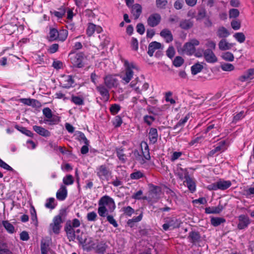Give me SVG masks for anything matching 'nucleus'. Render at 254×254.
Returning <instances> with one entry per match:
<instances>
[{"mask_svg":"<svg viewBox=\"0 0 254 254\" xmlns=\"http://www.w3.org/2000/svg\"><path fill=\"white\" fill-rule=\"evenodd\" d=\"M7 244L0 241V254H4L6 253H11V251L7 248Z\"/></svg>","mask_w":254,"mask_h":254,"instance_id":"obj_43","label":"nucleus"},{"mask_svg":"<svg viewBox=\"0 0 254 254\" xmlns=\"http://www.w3.org/2000/svg\"><path fill=\"white\" fill-rule=\"evenodd\" d=\"M77 239L78 240L79 243L83 246L87 245L86 243L87 237L86 235L83 233H82L80 235L77 236Z\"/></svg>","mask_w":254,"mask_h":254,"instance_id":"obj_46","label":"nucleus"},{"mask_svg":"<svg viewBox=\"0 0 254 254\" xmlns=\"http://www.w3.org/2000/svg\"><path fill=\"white\" fill-rule=\"evenodd\" d=\"M254 78V68H250L239 77V80L241 82L246 81Z\"/></svg>","mask_w":254,"mask_h":254,"instance_id":"obj_17","label":"nucleus"},{"mask_svg":"<svg viewBox=\"0 0 254 254\" xmlns=\"http://www.w3.org/2000/svg\"><path fill=\"white\" fill-rule=\"evenodd\" d=\"M20 101L22 103L29 106H36L39 104V102L37 100L33 99L22 98L20 99Z\"/></svg>","mask_w":254,"mask_h":254,"instance_id":"obj_33","label":"nucleus"},{"mask_svg":"<svg viewBox=\"0 0 254 254\" xmlns=\"http://www.w3.org/2000/svg\"><path fill=\"white\" fill-rule=\"evenodd\" d=\"M78 139L80 142L82 141L84 144H89L88 140L87 139L84 134L81 132H78Z\"/></svg>","mask_w":254,"mask_h":254,"instance_id":"obj_52","label":"nucleus"},{"mask_svg":"<svg viewBox=\"0 0 254 254\" xmlns=\"http://www.w3.org/2000/svg\"><path fill=\"white\" fill-rule=\"evenodd\" d=\"M44 115L48 119L52 118V113L51 110L49 108H45L43 110Z\"/></svg>","mask_w":254,"mask_h":254,"instance_id":"obj_64","label":"nucleus"},{"mask_svg":"<svg viewBox=\"0 0 254 254\" xmlns=\"http://www.w3.org/2000/svg\"><path fill=\"white\" fill-rule=\"evenodd\" d=\"M160 36L163 38L167 43L173 40V36L170 30L168 29H163L160 33Z\"/></svg>","mask_w":254,"mask_h":254,"instance_id":"obj_21","label":"nucleus"},{"mask_svg":"<svg viewBox=\"0 0 254 254\" xmlns=\"http://www.w3.org/2000/svg\"><path fill=\"white\" fill-rule=\"evenodd\" d=\"M246 116V113L244 111H242L238 113H236L234 115L233 122L236 123L239 121L243 119Z\"/></svg>","mask_w":254,"mask_h":254,"instance_id":"obj_38","label":"nucleus"},{"mask_svg":"<svg viewBox=\"0 0 254 254\" xmlns=\"http://www.w3.org/2000/svg\"><path fill=\"white\" fill-rule=\"evenodd\" d=\"M68 32L65 29L61 30L58 31V36L57 39L62 41H64L67 38Z\"/></svg>","mask_w":254,"mask_h":254,"instance_id":"obj_39","label":"nucleus"},{"mask_svg":"<svg viewBox=\"0 0 254 254\" xmlns=\"http://www.w3.org/2000/svg\"><path fill=\"white\" fill-rule=\"evenodd\" d=\"M50 37L52 40H54L57 39L58 36V31L55 28L51 29L50 31Z\"/></svg>","mask_w":254,"mask_h":254,"instance_id":"obj_60","label":"nucleus"},{"mask_svg":"<svg viewBox=\"0 0 254 254\" xmlns=\"http://www.w3.org/2000/svg\"><path fill=\"white\" fill-rule=\"evenodd\" d=\"M142 12L141 6L139 4L132 5L131 7V13L134 19H137L139 17Z\"/></svg>","mask_w":254,"mask_h":254,"instance_id":"obj_22","label":"nucleus"},{"mask_svg":"<svg viewBox=\"0 0 254 254\" xmlns=\"http://www.w3.org/2000/svg\"><path fill=\"white\" fill-rule=\"evenodd\" d=\"M230 35L228 30L224 27H220L218 29L217 31V35L219 38H225Z\"/></svg>","mask_w":254,"mask_h":254,"instance_id":"obj_31","label":"nucleus"},{"mask_svg":"<svg viewBox=\"0 0 254 254\" xmlns=\"http://www.w3.org/2000/svg\"><path fill=\"white\" fill-rule=\"evenodd\" d=\"M2 224L6 230L9 233L12 234L14 232V227L7 220L2 221Z\"/></svg>","mask_w":254,"mask_h":254,"instance_id":"obj_37","label":"nucleus"},{"mask_svg":"<svg viewBox=\"0 0 254 254\" xmlns=\"http://www.w3.org/2000/svg\"><path fill=\"white\" fill-rule=\"evenodd\" d=\"M147 110L149 113L153 114L154 115H157L158 112L162 111L159 108L151 107L150 106H148L147 107Z\"/></svg>","mask_w":254,"mask_h":254,"instance_id":"obj_56","label":"nucleus"},{"mask_svg":"<svg viewBox=\"0 0 254 254\" xmlns=\"http://www.w3.org/2000/svg\"><path fill=\"white\" fill-rule=\"evenodd\" d=\"M71 62L75 67L81 68L89 64V61L82 53L77 54L70 59Z\"/></svg>","mask_w":254,"mask_h":254,"instance_id":"obj_1","label":"nucleus"},{"mask_svg":"<svg viewBox=\"0 0 254 254\" xmlns=\"http://www.w3.org/2000/svg\"><path fill=\"white\" fill-rule=\"evenodd\" d=\"M142 156L146 160H149L150 159L149 149L148 144L146 142H142L140 144Z\"/></svg>","mask_w":254,"mask_h":254,"instance_id":"obj_18","label":"nucleus"},{"mask_svg":"<svg viewBox=\"0 0 254 254\" xmlns=\"http://www.w3.org/2000/svg\"><path fill=\"white\" fill-rule=\"evenodd\" d=\"M190 115L189 114L187 115L184 118L181 119L179 122L174 126V128L175 129H177L178 128H180L179 130H181L185 124L188 122V120L190 118Z\"/></svg>","mask_w":254,"mask_h":254,"instance_id":"obj_34","label":"nucleus"},{"mask_svg":"<svg viewBox=\"0 0 254 254\" xmlns=\"http://www.w3.org/2000/svg\"><path fill=\"white\" fill-rule=\"evenodd\" d=\"M143 173L139 171H135L130 175V177L131 179L135 180L139 179L143 177Z\"/></svg>","mask_w":254,"mask_h":254,"instance_id":"obj_53","label":"nucleus"},{"mask_svg":"<svg viewBox=\"0 0 254 254\" xmlns=\"http://www.w3.org/2000/svg\"><path fill=\"white\" fill-rule=\"evenodd\" d=\"M97 173L98 177L102 180L106 179L110 175V172L105 166L101 165L97 169Z\"/></svg>","mask_w":254,"mask_h":254,"instance_id":"obj_10","label":"nucleus"},{"mask_svg":"<svg viewBox=\"0 0 254 254\" xmlns=\"http://www.w3.org/2000/svg\"><path fill=\"white\" fill-rule=\"evenodd\" d=\"M226 149V147L225 145V141H221L218 142L216 144L215 148L209 152L208 155L210 156H212L214 155L215 153L223 152Z\"/></svg>","mask_w":254,"mask_h":254,"instance_id":"obj_16","label":"nucleus"},{"mask_svg":"<svg viewBox=\"0 0 254 254\" xmlns=\"http://www.w3.org/2000/svg\"><path fill=\"white\" fill-rule=\"evenodd\" d=\"M64 230L66 232V235L68 239H69V241H73L75 238V232L72 228V226L70 223H66L65 226L64 227Z\"/></svg>","mask_w":254,"mask_h":254,"instance_id":"obj_20","label":"nucleus"},{"mask_svg":"<svg viewBox=\"0 0 254 254\" xmlns=\"http://www.w3.org/2000/svg\"><path fill=\"white\" fill-rule=\"evenodd\" d=\"M220 128V126L219 124V122L218 121H213L212 122L209 123L208 125L207 128L205 131V133H207L212 129V132H214L215 131L218 130Z\"/></svg>","mask_w":254,"mask_h":254,"instance_id":"obj_25","label":"nucleus"},{"mask_svg":"<svg viewBox=\"0 0 254 254\" xmlns=\"http://www.w3.org/2000/svg\"><path fill=\"white\" fill-rule=\"evenodd\" d=\"M205 61L209 63H214L217 61V58L210 49H206L203 53Z\"/></svg>","mask_w":254,"mask_h":254,"instance_id":"obj_13","label":"nucleus"},{"mask_svg":"<svg viewBox=\"0 0 254 254\" xmlns=\"http://www.w3.org/2000/svg\"><path fill=\"white\" fill-rule=\"evenodd\" d=\"M142 218V213H140L137 217H133L132 219L128 220V225L132 227V222H138L140 221Z\"/></svg>","mask_w":254,"mask_h":254,"instance_id":"obj_54","label":"nucleus"},{"mask_svg":"<svg viewBox=\"0 0 254 254\" xmlns=\"http://www.w3.org/2000/svg\"><path fill=\"white\" fill-rule=\"evenodd\" d=\"M199 42L196 39H192L185 44L183 46V52L188 55H192L195 51V46H198Z\"/></svg>","mask_w":254,"mask_h":254,"instance_id":"obj_3","label":"nucleus"},{"mask_svg":"<svg viewBox=\"0 0 254 254\" xmlns=\"http://www.w3.org/2000/svg\"><path fill=\"white\" fill-rule=\"evenodd\" d=\"M193 22L190 19H183L180 21V27L185 30L191 28L193 26Z\"/></svg>","mask_w":254,"mask_h":254,"instance_id":"obj_29","label":"nucleus"},{"mask_svg":"<svg viewBox=\"0 0 254 254\" xmlns=\"http://www.w3.org/2000/svg\"><path fill=\"white\" fill-rule=\"evenodd\" d=\"M223 209L222 205H218L217 207H208L205 209V212L207 214H218L220 213Z\"/></svg>","mask_w":254,"mask_h":254,"instance_id":"obj_27","label":"nucleus"},{"mask_svg":"<svg viewBox=\"0 0 254 254\" xmlns=\"http://www.w3.org/2000/svg\"><path fill=\"white\" fill-rule=\"evenodd\" d=\"M172 95V93L171 92H166L165 94V100L167 102H170L171 104H175L176 101L171 97Z\"/></svg>","mask_w":254,"mask_h":254,"instance_id":"obj_61","label":"nucleus"},{"mask_svg":"<svg viewBox=\"0 0 254 254\" xmlns=\"http://www.w3.org/2000/svg\"><path fill=\"white\" fill-rule=\"evenodd\" d=\"M107 211V209L104 206L100 205L98 209V213L101 217H105L106 215Z\"/></svg>","mask_w":254,"mask_h":254,"instance_id":"obj_63","label":"nucleus"},{"mask_svg":"<svg viewBox=\"0 0 254 254\" xmlns=\"http://www.w3.org/2000/svg\"><path fill=\"white\" fill-rule=\"evenodd\" d=\"M184 62V59L180 56L176 57L173 61V64L176 67L181 66Z\"/></svg>","mask_w":254,"mask_h":254,"instance_id":"obj_50","label":"nucleus"},{"mask_svg":"<svg viewBox=\"0 0 254 254\" xmlns=\"http://www.w3.org/2000/svg\"><path fill=\"white\" fill-rule=\"evenodd\" d=\"M96 31L100 33L102 31V28L99 26H97L93 23H89L86 30V33L88 36H91Z\"/></svg>","mask_w":254,"mask_h":254,"instance_id":"obj_19","label":"nucleus"},{"mask_svg":"<svg viewBox=\"0 0 254 254\" xmlns=\"http://www.w3.org/2000/svg\"><path fill=\"white\" fill-rule=\"evenodd\" d=\"M161 20V15L157 13H153L149 15L147 20L148 25L151 27L157 26Z\"/></svg>","mask_w":254,"mask_h":254,"instance_id":"obj_6","label":"nucleus"},{"mask_svg":"<svg viewBox=\"0 0 254 254\" xmlns=\"http://www.w3.org/2000/svg\"><path fill=\"white\" fill-rule=\"evenodd\" d=\"M65 83L64 84L63 86L64 88H68L72 85L74 81L71 75H67L65 77Z\"/></svg>","mask_w":254,"mask_h":254,"instance_id":"obj_40","label":"nucleus"},{"mask_svg":"<svg viewBox=\"0 0 254 254\" xmlns=\"http://www.w3.org/2000/svg\"><path fill=\"white\" fill-rule=\"evenodd\" d=\"M64 183L65 185H71L73 182V177L71 175H67L63 179Z\"/></svg>","mask_w":254,"mask_h":254,"instance_id":"obj_62","label":"nucleus"},{"mask_svg":"<svg viewBox=\"0 0 254 254\" xmlns=\"http://www.w3.org/2000/svg\"><path fill=\"white\" fill-rule=\"evenodd\" d=\"M239 223L237 227L239 229H243L247 227L250 223L249 217L245 215H241L238 217Z\"/></svg>","mask_w":254,"mask_h":254,"instance_id":"obj_11","label":"nucleus"},{"mask_svg":"<svg viewBox=\"0 0 254 254\" xmlns=\"http://www.w3.org/2000/svg\"><path fill=\"white\" fill-rule=\"evenodd\" d=\"M175 54V50L174 48L171 46H169L168 49L166 51V55L170 59H172Z\"/></svg>","mask_w":254,"mask_h":254,"instance_id":"obj_57","label":"nucleus"},{"mask_svg":"<svg viewBox=\"0 0 254 254\" xmlns=\"http://www.w3.org/2000/svg\"><path fill=\"white\" fill-rule=\"evenodd\" d=\"M211 224L214 227H217L220 225L221 224L225 223L226 220L222 217H214L211 218L210 220Z\"/></svg>","mask_w":254,"mask_h":254,"instance_id":"obj_35","label":"nucleus"},{"mask_svg":"<svg viewBox=\"0 0 254 254\" xmlns=\"http://www.w3.org/2000/svg\"><path fill=\"white\" fill-rule=\"evenodd\" d=\"M221 68L223 71H231L234 69V65L229 63H224L221 65Z\"/></svg>","mask_w":254,"mask_h":254,"instance_id":"obj_42","label":"nucleus"},{"mask_svg":"<svg viewBox=\"0 0 254 254\" xmlns=\"http://www.w3.org/2000/svg\"><path fill=\"white\" fill-rule=\"evenodd\" d=\"M179 227V223L177 219L175 218H168L166 223L162 226L163 229L165 231L168 230L169 228L174 229Z\"/></svg>","mask_w":254,"mask_h":254,"instance_id":"obj_9","label":"nucleus"},{"mask_svg":"<svg viewBox=\"0 0 254 254\" xmlns=\"http://www.w3.org/2000/svg\"><path fill=\"white\" fill-rule=\"evenodd\" d=\"M71 100L76 105L80 106L83 105L84 104L83 99L82 97L79 96H72Z\"/></svg>","mask_w":254,"mask_h":254,"instance_id":"obj_41","label":"nucleus"},{"mask_svg":"<svg viewBox=\"0 0 254 254\" xmlns=\"http://www.w3.org/2000/svg\"><path fill=\"white\" fill-rule=\"evenodd\" d=\"M222 57L223 59H224L225 61H229V62H232L234 61V57L233 54H232L230 52H226L224 53L222 56Z\"/></svg>","mask_w":254,"mask_h":254,"instance_id":"obj_47","label":"nucleus"},{"mask_svg":"<svg viewBox=\"0 0 254 254\" xmlns=\"http://www.w3.org/2000/svg\"><path fill=\"white\" fill-rule=\"evenodd\" d=\"M130 88H132L137 93H140L141 90H146L149 87V84L147 82L141 83L140 81H136L135 83L131 81L129 84Z\"/></svg>","mask_w":254,"mask_h":254,"instance_id":"obj_5","label":"nucleus"},{"mask_svg":"<svg viewBox=\"0 0 254 254\" xmlns=\"http://www.w3.org/2000/svg\"><path fill=\"white\" fill-rule=\"evenodd\" d=\"M205 46L208 48L207 49H210L211 50H214L216 48V43L214 41H212L210 39H207L206 40Z\"/></svg>","mask_w":254,"mask_h":254,"instance_id":"obj_48","label":"nucleus"},{"mask_svg":"<svg viewBox=\"0 0 254 254\" xmlns=\"http://www.w3.org/2000/svg\"><path fill=\"white\" fill-rule=\"evenodd\" d=\"M167 0H156V4L158 8H165L166 5L167 4Z\"/></svg>","mask_w":254,"mask_h":254,"instance_id":"obj_59","label":"nucleus"},{"mask_svg":"<svg viewBox=\"0 0 254 254\" xmlns=\"http://www.w3.org/2000/svg\"><path fill=\"white\" fill-rule=\"evenodd\" d=\"M49 249V244L42 241L41 245V254H47Z\"/></svg>","mask_w":254,"mask_h":254,"instance_id":"obj_55","label":"nucleus"},{"mask_svg":"<svg viewBox=\"0 0 254 254\" xmlns=\"http://www.w3.org/2000/svg\"><path fill=\"white\" fill-rule=\"evenodd\" d=\"M112 204L115 206L114 202L113 200L108 196H104L102 197L99 201V205H108Z\"/></svg>","mask_w":254,"mask_h":254,"instance_id":"obj_32","label":"nucleus"},{"mask_svg":"<svg viewBox=\"0 0 254 254\" xmlns=\"http://www.w3.org/2000/svg\"><path fill=\"white\" fill-rule=\"evenodd\" d=\"M124 151L122 149H118L117 150V155L119 160L123 163L126 162L127 157L125 154L124 153Z\"/></svg>","mask_w":254,"mask_h":254,"instance_id":"obj_45","label":"nucleus"},{"mask_svg":"<svg viewBox=\"0 0 254 254\" xmlns=\"http://www.w3.org/2000/svg\"><path fill=\"white\" fill-rule=\"evenodd\" d=\"M143 121L148 126H150L155 121V118L151 116L145 115L143 117Z\"/></svg>","mask_w":254,"mask_h":254,"instance_id":"obj_58","label":"nucleus"},{"mask_svg":"<svg viewBox=\"0 0 254 254\" xmlns=\"http://www.w3.org/2000/svg\"><path fill=\"white\" fill-rule=\"evenodd\" d=\"M231 185V181L220 179L215 183L209 185L208 189L209 190H216L217 189L224 190L228 189Z\"/></svg>","mask_w":254,"mask_h":254,"instance_id":"obj_2","label":"nucleus"},{"mask_svg":"<svg viewBox=\"0 0 254 254\" xmlns=\"http://www.w3.org/2000/svg\"><path fill=\"white\" fill-rule=\"evenodd\" d=\"M105 85L109 88L115 87L118 84V80L116 75H108L104 78Z\"/></svg>","mask_w":254,"mask_h":254,"instance_id":"obj_8","label":"nucleus"},{"mask_svg":"<svg viewBox=\"0 0 254 254\" xmlns=\"http://www.w3.org/2000/svg\"><path fill=\"white\" fill-rule=\"evenodd\" d=\"M63 222L62 219L60 218V216H56L54 219V223L50 224L52 230L54 233L58 234L60 233V230L61 228L60 225L61 223Z\"/></svg>","mask_w":254,"mask_h":254,"instance_id":"obj_15","label":"nucleus"},{"mask_svg":"<svg viewBox=\"0 0 254 254\" xmlns=\"http://www.w3.org/2000/svg\"><path fill=\"white\" fill-rule=\"evenodd\" d=\"M184 182L185 186H187L190 190H195V183L194 181L189 176L187 177Z\"/></svg>","mask_w":254,"mask_h":254,"instance_id":"obj_30","label":"nucleus"},{"mask_svg":"<svg viewBox=\"0 0 254 254\" xmlns=\"http://www.w3.org/2000/svg\"><path fill=\"white\" fill-rule=\"evenodd\" d=\"M33 129L35 132L41 136L48 137L50 135V131L42 127L34 126L33 127Z\"/></svg>","mask_w":254,"mask_h":254,"instance_id":"obj_23","label":"nucleus"},{"mask_svg":"<svg viewBox=\"0 0 254 254\" xmlns=\"http://www.w3.org/2000/svg\"><path fill=\"white\" fill-rule=\"evenodd\" d=\"M203 68V66L200 63H196L191 67V73L195 75L200 72Z\"/></svg>","mask_w":254,"mask_h":254,"instance_id":"obj_36","label":"nucleus"},{"mask_svg":"<svg viewBox=\"0 0 254 254\" xmlns=\"http://www.w3.org/2000/svg\"><path fill=\"white\" fill-rule=\"evenodd\" d=\"M133 154L135 159L139 161L140 163L143 164L145 162V160L143 158L142 155L140 154L138 150H134Z\"/></svg>","mask_w":254,"mask_h":254,"instance_id":"obj_51","label":"nucleus"},{"mask_svg":"<svg viewBox=\"0 0 254 254\" xmlns=\"http://www.w3.org/2000/svg\"><path fill=\"white\" fill-rule=\"evenodd\" d=\"M96 90L102 97V99L105 101L109 100L110 97L109 90L103 84L96 86Z\"/></svg>","mask_w":254,"mask_h":254,"instance_id":"obj_12","label":"nucleus"},{"mask_svg":"<svg viewBox=\"0 0 254 254\" xmlns=\"http://www.w3.org/2000/svg\"><path fill=\"white\" fill-rule=\"evenodd\" d=\"M218 46L220 50L225 51L231 49L233 44L227 42L225 39H223L220 41Z\"/></svg>","mask_w":254,"mask_h":254,"instance_id":"obj_28","label":"nucleus"},{"mask_svg":"<svg viewBox=\"0 0 254 254\" xmlns=\"http://www.w3.org/2000/svg\"><path fill=\"white\" fill-rule=\"evenodd\" d=\"M65 11L64 8H60L59 11H54L52 13L58 19L62 18L65 14Z\"/></svg>","mask_w":254,"mask_h":254,"instance_id":"obj_49","label":"nucleus"},{"mask_svg":"<svg viewBox=\"0 0 254 254\" xmlns=\"http://www.w3.org/2000/svg\"><path fill=\"white\" fill-rule=\"evenodd\" d=\"M234 38L240 43L244 42L246 37L243 33L238 32L236 33L234 35Z\"/></svg>","mask_w":254,"mask_h":254,"instance_id":"obj_44","label":"nucleus"},{"mask_svg":"<svg viewBox=\"0 0 254 254\" xmlns=\"http://www.w3.org/2000/svg\"><path fill=\"white\" fill-rule=\"evenodd\" d=\"M138 69L137 66L133 63H128V83L133 78L135 79L132 81L133 83H135L136 81H138Z\"/></svg>","mask_w":254,"mask_h":254,"instance_id":"obj_4","label":"nucleus"},{"mask_svg":"<svg viewBox=\"0 0 254 254\" xmlns=\"http://www.w3.org/2000/svg\"><path fill=\"white\" fill-rule=\"evenodd\" d=\"M158 132L156 128H151L150 129L149 133H148V137L150 142L152 143H155L158 139Z\"/></svg>","mask_w":254,"mask_h":254,"instance_id":"obj_24","label":"nucleus"},{"mask_svg":"<svg viewBox=\"0 0 254 254\" xmlns=\"http://www.w3.org/2000/svg\"><path fill=\"white\" fill-rule=\"evenodd\" d=\"M181 164H178L176 169H175V174L180 180H183L186 179L189 176V172L186 168H183L181 167Z\"/></svg>","mask_w":254,"mask_h":254,"instance_id":"obj_7","label":"nucleus"},{"mask_svg":"<svg viewBox=\"0 0 254 254\" xmlns=\"http://www.w3.org/2000/svg\"><path fill=\"white\" fill-rule=\"evenodd\" d=\"M163 48V47L160 43L156 41L152 42L148 45L147 53L150 57H152L156 50L162 49Z\"/></svg>","mask_w":254,"mask_h":254,"instance_id":"obj_14","label":"nucleus"},{"mask_svg":"<svg viewBox=\"0 0 254 254\" xmlns=\"http://www.w3.org/2000/svg\"><path fill=\"white\" fill-rule=\"evenodd\" d=\"M188 239L191 243L195 244L199 241L200 235L199 232L197 231H191L189 233Z\"/></svg>","mask_w":254,"mask_h":254,"instance_id":"obj_26","label":"nucleus"}]
</instances>
